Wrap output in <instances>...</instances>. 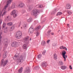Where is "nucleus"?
I'll use <instances>...</instances> for the list:
<instances>
[{
    "mask_svg": "<svg viewBox=\"0 0 73 73\" xmlns=\"http://www.w3.org/2000/svg\"><path fill=\"white\" fill-rule=\"evenodd\" d=\"M22 28H23V27H21V29H22Z\"/></svg>",
    "mask_w": 73,
    "mask_h": 73,
    "instance_id": "obj_51",
    "label": "nucleus"
},
{
    "mask_svg": "<svg viewBox=\"0 0 73 73\" xmlns=\"http://www.w3.org/2000/svg\"><path fill=\"white\" fill-rule=\"evenodd\" d=\"M54 60H57V55L56 54H54Z\"/></svg>",
    "mask_w": 73,
    "mask_h": 73,
    "instance_id": "obj_15",
    "label": "nucleus"
},
{
    "mask_svg": "<svg viewBox=\"0 0 73 73\" xmlns=\"http://www.w3.org/2000/svg\"><path fill=\"white\" fill-rule=\"evenodd\" d=\"M37 8H42V5H36Z\"/></svg>",
    "mask_w": 73,
    "mask_h": 73,
    "instance_id": "obj_25",
    "label": "nucleus"
},
{
    "mask_svg": "<svg viewBox=\"0 0 73 73\" xmlns=\"http://www.w3.org/2000/svg\"><path fill=\"white\" fill-rule=\"evenodd\" d=\"M42 68H46V63L45 62L42 63Z\"/></svg>",
    "mask_w": 73,
    "mask_h": 73,
    "instance_id": "obj_10",
    "label": "nucleus"
},
{
    "mask_svg": "<svg viewBox=\"0 0 73 73\" xmlns=\"http://www.w3.org/2000/svg\"><path fill=\"white\" fill-rule=\"evenodd\" d=\"M59 63L60 64V65H63V64H64L63 63V62H62V61H60L59 62Z\"/></svg>",
    "mask_w": 73,
    "mask_h": 73,
    "instance_id": "obj_29",
    "label": "nucleus"
},
{
    "mask_svg": "<svg viewBox=\"0 0 73 73\" xmlns=\"http://www.w3.org/2000/svg\"><path fill=\"white\" fill-rule=\"evenodd\" d=\"M12 1V0H9L8 1L7 3V4L3 8V11H5L7 8L8 7V4L11 2Z\"/></svg>",
    "mask_w": 73,
    "mask_h": 73,
    "instance_id": "obj_7",
    "label": "nucleus"
},
{
    "mask_svg": "<svg viewBox=\"0 0 73 73\" xmlns=\"http://www.w3.org/2000/svg\"><path fill=\"white\" fill-rule=\"evenodd\" d=\"M11 15H13V17L14 18H15V17L17 16V12L15 10L13 11L11 13Z\"/></svg>",
    "mask_w": 73,
    "mask_h": 73,
    "instance_id": "obj_4",
    "label": "nucleus"
},
{
    "mask_svg": "<svg viewBox=\"0 0 73 73\" xmlns=\"http://www.w3.org/2000/svg\"><path fill=\"white\" fill-rule=\"evenodd\" d=\"M23 49H27V45L26 44H24L23 46Z\"/></svg>",
    "mask_w": 73,
    "mask_h": 73,
    "instance_id": "obj_22",
    "label": "nucleus"
},
{
    "mask_svg": "<svg viewBox=\"0 0 73 73\" xmlns=\"http://www.w3.org/2000/svg\"><path fill=\"white\" fill-rule=\"evenodd\" d=\"M69 67L70 69H72V66H70Z\"/></svg>",
    "mask_w": 73,
    "mask_h": 73,
    "instance_id": "obj_41",
    "label": "nucleus"
},
{
    "mask_svg": "<svg viewBox=\"0 0 73 73\" xmlns=\"http://www.w3.org/2000/svg\"><path fill=\"white\" fill-rule=\"evenodd\" d=\"M67 67L65 66H62L61 67V69H62V70H65L66 69Z\"/></svg>",
    "mask_w": 73,
    "mask_h": 73,
    "instance_id": "obj_18",
    "label": "nucleus"
},
{
    "mask_svg": "<svg viewBox=\"0 0 73 73\" xmlns=\"http://www.w3.org/2000/svg\"><path fill=\"white\" fill-rule=\"evenodd\" d=\"M22 35H23L22 32L20 31H18L16 35V38L17 39L21 38L22 37Z\"/></svg>",
    "mask_w": 73,
    "mask_h": 73,
    "instance_id": "obj_2",
    "label": "nucleus"
},
{
    "mask_svg": "<svg viewBox=\"0 0 73 73\" xmlns=\"http://www.w3.org/2000/svg\"><path fill=\"white\" fill-rule=\"evenodd\" d=\"M70 7H71V6L70 4H67L66 5V9H70Z\"/></svg>",
    "mask_w": 73,
    "mask_h": 73,
    "instance_id": "obj_12",
    "label": "nucleus"
},
{
    "mask_svg": "<svg viewBox=\"0 0 73 73\" xmlns=\"http://www.w3.org/2000/svg\"><path fill=\"white\" fill-rule=\"evenodd\" d=\"M6 27V24L5 23H4L2 26V29H3V28H4Z\"/></svg>",
    "mask_w": 73,
    "mask_h": 73,
    "instance_id": "obj_24",
    "label": "nucleus"
},
{
    "mask_svg": "<svg viewBox=\"0 0 73 73\" xmlns=\"http://www.w3.org/2000/svg\"><path fill=\"white\" fill-rule=\"evenodd\" d=\"M5 43V46L4 47L5 48V49H6L7 47L8 46V41H5L4 42Z\"/></svg>",
    "mask_w": 73,
    "mask_h": 73,
    "instance_id": "obj_16",
    "label": "nucleus"
},
{
    "mask_svg": "<svg viewBox=\"0 0 73 73\" xmlns=\"http://www.w3.org/2000/svg\"><path fill=\"white\" fill-rule=\"evenodd\" d=\"M67 25L68 27H69V24H68Z\"/></svg>",
    "mask_w": 73,
    "mask_h": 73,
    "instance_id": "obj_49",
    "label": "nucleus"
},
{
    "mask_svg": "<svg viewBox=\"0 0 73 73\" xmlns=\"http://www.w3.org/2000/svg\"><path fill=\"white\" fill-rule=\"evenodd\" d=\"M50 32H51V31H48V33H50Z\"/></svg>",
    "mask_w": 73,
    "mask_h": 73,
    "instance_id": "obj_47",
    "label": "nucleus"
},
{
    "mask_svg": "<svg viewBox=\"0 0 73 73\" xmlns=\"http://www.w3.org/2000/svg\"><path fill=\"white\" fill-rule=\"evenodd\" d=\"M28 9L29 11H31V7H29L28 8Z\"/></svg>",
    "mask_w": 73,
    "mask_h": 73,
    "instance_id": "obj_37",
    "label": "nucleus"
},
{
    "mask_svg": "<svg viewBox=\"0 0 73 73\" xmlns=\"http://www.w3.org/2000/svg\"><path fill=\"white\" fill-rule=\"evenodd\" d=\"M45 53H46V50H44L42 52V54L44 55L45 54Z\"/></svg>",
    "mask_w": 73,
    "mask_h": 73,
    "instance_id": "obj_28",
    "label": "nucleus"
},
{
    "mask_svg": "<svg viewBox=\"0 0 73 73\" xmlns=\"http://www.w3.org/2000/svg\"><path fill=\"white\" fill-rule=\"evenodd\" d=\"M7 25H12V23H9L7 24Z\"/></svg>",
    "mask_w": 73,
    "mask_h": 73,
    "instance_id": "obj_30",
    "label": "nucleus"
},
{
    "mask_svg": "<svg viewBox=\"0 0 73 73\" xmlns=\"http://www.w3.org/2000/svg\"><path fill=\"white\" fill-rule=\"evenodd\" d=\"M1 21H0V24H1Z\"/></svg>",
    "mask_w": 73,
    "mask_h": 73,
    "instance_id": "obj_50",
    "label": "nucleus"
},
{
    "mask_svg": "<svg viewBox=\"0 0 73 73\" xmlns=\"http://www.w3.org/2000/svg\"><path fill=\"white\" fill-rule=\"evenodd\" d=\"M60 49H63L64 46H61L60 47Z\"/></svg>",
    "mask_w": 73,
    "mask_h": 73,
    "instance_id": "obj_40",
    "label": "nucleus"
},
{
    "mask_svg": "<svg viewBox=\"0 0 73 73\" xmlns=\"http://www.w3.org/2000/svg\"><path fill=\"white\" fill-rule=\"evenodd\" d=\"M1 36V35H0V45H1V38H2Z\"/></svg>",
    "mask_w": 73,
    "mask_h": 73,
    "instance_id": "obj_34",
    "label": "nucleus"
},
{
    "mask_svg": "<svg viewBox=\"0 0 73 73\" xmlns=\"http://www.w3.org/2000/svg\"><path fill=\"white\" fill-rule=\"evenodd\" d=\"M28 38H29V36L25 37L24 38V42H28Z\"/></svg>",
    "mask_w": 73,
    "mask_h": 73,
    "instance_id": "obj_11",
    "label": "nucleus"
},
{
    "mask_svg": "<svg viewBox=\"0 0 73 73\" xmlns=\"http://www.w3.org/2000/svg\"><path fill=\"white\" fill-rule=\"evenodd\" d=\"M20 43L17 42L15 41L12 43L11 45L12 46H15V47H17L19 45Z\"/></svg>",
    "mask_w": 73,
    "mask_h": 73,
    "instance_id": "obj_5",
    "label": "nucleus"
},
{
    "mask_svg": "<svg viewBox=\"0 0 73 73\" xmlns=\"http://www.w3.org/2000/svg\"><path fill=\"white\" fill-rule=\"evenodd\" d=\"M39 68V67H38V66H37V67H35L36 69H37V68Z\"/></svg>",
    "mask_w": 73,
    "mask_h": 73,
    "instance_id": "obj_46",
    "label": "nucleus"
},
{
    "mask_svg": "<svg viewBox=\"0 0 73 73\" xmlns=\"http://www.w3.org/2000/svg\"><path fill=\"white\" fill-rule=\"evenodd\" d=\"M31 72V70H30V69L29 68L27 69L25 71V73H29Z\"/></svg>",
    "mask_w": 73,
    "mask_h": 73,
    "instance_id": "obj_13",
    "label": "nucleus"
},
{
    "mask_svg": "<svg viewBox=\"0 0 73 73\" xmlns=\"http://www.w3.org/2000/svg\"><path fill=\"white\" fill-rule=\"evenodd\" d=\"M14 57H16V58H17V57H19V56H16V55Z\"/></svg>",
    "mask_w": 73,
    "mask_h": 73,
    "instance_id": "obj_44",
    "label": "nucleus"
},
{
    "mask_svg": "<svg viewBox=\"0 0 73 73\" xmlns=\"http://www.w3.org/2000/svg\"><path fill=\"white\" fill-rule=\"evenodd\" d=\"M51 35H54V33H51Z\"/></svg>",
    "mask_w": 73,
    "mask_h": 73,
    "instance_id": "obj_43",
    "label": "nucleus"
},
{
    "mask_svg": "<svg viewBox=\"0 0 73 73\" xmlns=\"http://www.w3.org/2000/svg\"><path fill=\"white\" fill-rule=\"evenodd\" d=\"M15 8V4L13 5L11 7V9H13Z\"/></svg>",
    "mask_w": 73,
    "mask_h": 73,
    "instance_id": "obj_26",
    "label": "nucleus"
},
{
    "mask_svg": "<svg viewBox=\"0 0 73 73\" xmlns=\"http://www.w3.org/2000/svg\"><path fill=\"white\" fill-rule=\"evenodd\" d=\"M34 31V29L32 27H31L29 29V33L30 35V34H32L33 32Z\"/></svg>",
    "mask_w": 73,
    "mask_h": 73,
    "instance_id": "obj_8",
    "label": "nucleus"
},
{
    "mask_svg": "<svg viewBox=\"0 0 73 73\" xmlns=\"http://www.w3.org/2000/svg\"><path fill=\"white\" fill-rule=\"evenodd\" d=\"M23 27H24V28H25V27H27V25H23Z\"/></svg>",
    "mask_w": 73,
    "mask_h": 73,
    "instance_id": "obj_39",
    "label": "nucleus"
},
{
    "mask_svg": "<svg viewBox=\"0 0 73 73\" xmlns=\"http://www.w3.org/2000/svg\"><path fill=\"white\" fill-rule=\"evenodd\" d=\"M14 28H15V27L14 26H13L9 29V30L11 31H13L14 29Z\"/></svg>",
    "mask_w": 73,
    "mask_h": 73,
    "instance_id": "obj_19",
    "label": "nucleus"
},
{
    "mask_svg": "<svg viewBox=\"0 0 73 73\" xmlns=\"http://www.w3.org/2000/svg\"><path fill=\"white\" fill-rule=\"evenodd\" d=\"M66 51H63L62 52V56L64 59V61H66V58H67V55H65V54H66Z\"/></svg>",
    "mask_w": 73,
    "mask_h": 73,
    "instance_id": "obj_6",
    "label": "nucleus"
},
{
    "mask_svg": "<svg viewBox=\"0 0 73 73\" xmlns=\"http://www.w3.org/2000/svg\"><path fill=\"white\" fill-rule=\"evenodd\" d=\"M40 26H39L37 27L35 29V34L36 35V36H39V33L38 32V30L40 29Z\"/></svg>",
    "mask_w": 73,
    "mask_h": 73,
    "instance_id": "obj_3",
    "label": "nucleus"
},
{
    "mask_svg": "<svg viewBox=\"0 0 73 73\" xmlns=\"http://www.w3.org/2000/svg\"><path fill=\"white\" fill-rule=\"evenodd\" d=\"M19 73H21L23 72V67H21L19 70H18Z\"/></svg>",
    "mask_w": 73,
    "mask_h": 73,
    "instance_id": "obj_20",
    "label": "nucleus"
},
{
    "mask_svg": "<svg viewBox=\"0 0 73 73\" xmlns=\"http://www.w3.org/2000/svg\"><path fill=\"white\" fill-rule=\"evenodd\" d=\"M41 57V54H39L38 56H37V58L39 59V58H40Z\"/></svg>",
    "mask_w": 73,
    "mask_h": 73,
    "instance_id": "obj_27",
    "label": "nucleus"
},
{
    "mask_svg": "<svg viewBox=\"0 0 73 73\" xmlns=\"http://www.w3.org/2000/svg\"><path fill=\"white\" fill-rule=\"evenodd\" d=\"M20 23H18V27H20Z\"/></svg>",
    "mask_w": 73,
    "mask_h": 73,
    "instance_id": "obj_35",
    "label": "nucleus"
},
{
    "mask_svg": "<svg viewBox=\"0 0 73 73\" xmlns=\"http://www.w3.org/2000/svg\"><path fill=\"white\" fill-rule=\"evenodd\" d=\"M32 40V39H30V40Z\"/></svg>",
    "mask_w": 73,
    "mask_h": 73,
    "instance_id": "obj_53",
    "label": "nucleus"
},
{
    "mask_svg": "<svg viewBox=\"0 0 73 73\" xmlns=\"http://www.w3.org/2000/svg\"><path fill=\"white\" fill-rule=\"evenodd\" d=\"M5 15V12H4L3 13L2 16H3V15Z\"/></svg>",
    "mask_w": 73,
    "mask_h": 73,
    "instance_id": "obj_42",
    "label": "nucleus"
},
{
    "mask_svg": "<svg viewBox=\"0 0 73 73\" xmlns=\"http://www.w3.org/2000/svg\"><path fill=\"white\" fill-rule=\"evenodd\" d=\"M23 56H21L19 58V62H23Z\"/></svg>",
    "mask_w": 73,
    "mask_h": 73,
    "instance_id": "obj_14",
    "label": "nucleus"
},
{
    "mask_svg": "<svg viewBox=\"0 0 73 73\" xmlns=\"http://www.w3.org/2000/svg\"><path fill=\"white\" fill-rule=\"evenodd\" d=\"M0 57H1V54H0Z\"/></svg>",
    "mask_w": 73,
    "mask_h": 73,
    "instance_id": "obj_52",
    "label": "nucleus"
},
{
    "mask_svg": "<svg viewBox=\"0 0 73 73\" xmlns=\"http://www.w3.org/2000/svg\"><path fill=\"white\" fill-rule=\"evenodd\" d=\"M49 41H50V40H48L47 41V43H49Z\"/></svg>",
    "mask_w": 73,
    "mask_h": 73,
    "instance_id": "obj_45",
    "label": "nucleus"
},
{
    "mask_svg": "<svg viewBox=\"0 0 73 73\" xmlns=\"http://www.w3.org/2000/svg\"><path fill=\"white\" fill-rule=\"evenodd\" d=\"M67 12L68 13V14H69V15H71V14H72V13L71 12L69 11H67Z\"/></svg>",
    "mask_w": 73,
    "mask_h": 73,
    "instance_id": "obj_32",
    "label": "nucleus"
},
{
    "mask_svg": "<svg viewBox=\"0 0 73 73\" xmlns=\"http://www.w3.org/2000/svg\"><path fill=\"white\" fill-rule=\"evenodd\" d=\"M62 13L61 12H58L56 15V16H59L60 15H61Z\"/></svg>",
    "mask_w": 73,
    "mask_h": 73,
    "instance_id": "obj_23",
    "label": "nucleus"
},
{
    "mask_svg": "<svg viewBox=\"0 0 73 73\" xmlns=\"http://www.w3.org/2000/svg\"><path fill=\"white\" fill-rule=\"evenodd\" d=\"M45 43V41H44V40H43L42 41L41 44L42 45H44Z\"/></svg>",
    "mask_w": 73,
    "mask_h": 73,
    "instance_id": "obj_31",
    "label": "nucleus"
},
{
    "mask_svg": "<svg viewBox=\"0 0 73 73\" xmlns=\"http://www.w3.org/2000/svg\"><path fill=\"white\" fill-rule=\"evenodd\" d=\"M1 61L2 64V65H3L4 66H5L7 64V62H8L7 60L4 61V59H2L1 60Z\"/></svg>",
    "mask_w": 73,
    "mask_h": 73,
    "instance_id": "obj_9",
    "label": "nucleus"
},
{
    "mask_svg": "<svg viewBox=\"0 0 73 73\" xmlns=\"http://www.w3.org/2000/svg\"><path fill=\"white\" fill-rule=\"evenodd\" d=\"M12 8H11V7H9L8 9V11H10V10H11V9H12Z\"/></svg>",
    "mask_w": 73,
    "mask_h": 73,
    "instance_id": "obj_38",
    "label": "nucleus"
},
{
    "mask_svg": "<svg viewBox=\"0 0 73 73\" xmlns=\"http://www.w3.org/2000/svg\"><path fill=\"white\" fill-rule=\"evenodd\" d=\"M40 11L38 10L34 9L31 12V15L34 16L35 17L39 14Z\"/></svg>",
    "mask_w": 73,
    "mask_h": 73,
    "instance_id": "obj_1",
    "label": "nucleus"
},
{
    "mask_svg": "<svg viewBox=\"0 0 73 73\" xmlns=\"http://www.w3.org/2000/svg\"><path fill=\"white\" fill-rule=\"evenodd\" d=\"M27 21L28 22H31L32 21V18L30 17L29 19H27Z\"/></svg>",
    "mask_w": 73,
    "mask_h": 73,
    "instance_id": "obj_17",
    "label": "nucleus"
},
{
    "mask_svg": "<svg viewBox=\"0 0 73 73\" xmlns=\"http://www.w3.org/2000/svg\"><path fill=\"white\" fill-rule=\"evenodd\" d=\"M7 54H4L3 55V58H5V57H7Z\"/></svg>",
    "mask_w": 73,
    "mask_h": 73,
    "instance_id": "obj_33",
    "label": "nucleus"
},
{
    "mask_svg": "<svg viewBox=\"0 0 73 73\" xmlns=\"http://www.w3.org/2000/svg\"><path fill=\"white\" fill-rule=\"evenodd\" d=\"M19 6H20L21 7H23L24 6V3H22L19 5Z\"/></svg>",
    "mask_w": 73,
    "mask_h": 73,
    "instance_id": "obj_21",
    "label": "nucleus"
},
{
    "mask_svg": "<svg viewBox=\"0 0 73 73\" xmlns=\"http://www.w3.org/2000/svg\"><path fill=\"white\" fill-rule=\"evenodd\" d=\"M1 14L0 15V16H1Z\"/></svg>",
    "mask_w": 73,
    "mask_h": 73,
    "instance_id": "obj_54",
    "label": "nucleus"
},
{
    "mask_svg": "<svg viewBox=\"0 0 73 73\" xmlns=\"http://www.w3.org/2000/svg\"><path fill=\"white\" fill-rule=\"evenodd\" d=\"M8 18H9V16H7V20H8Z\"/></svg>",
    "mask_w": 73,
    "mask_h": 73,
    "instance_id": "obj_48",
    "label": "nucleus"
},
{
    "mask_svg": "<svg viewBox=\"0 0 73 73\" xmlns=\"http://www.w3.org/2000/svg\"><path fill=\"white\" fill-rule=\"evenodd\" d=\"M63 49H65V50H67V48H66V47H64Z\"/></svg>",
    "mask_w": 73,
    "mask_h": 73,
    "instance_id": "obj_36",
    "label": "nucleus"
}]
</instances>
